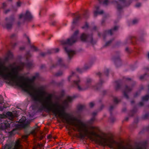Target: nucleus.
<instances>
[{
    "label": "nucleus",
    "instance_id": "f257e3e1",
    "mask_svg": "<svg viewBox=\"0 0 149 149\" xmlns=\"http://www.w3.org/2000/svg\"><path fill=\"white\" fill-rule=\"evenodd\" d=\"M15 20L14 17L13 15L11 16L10 18H6L5 19L6 23L3 26V27L8 29H11L12 27L13 23L12 22Z\"/></svg>",
    "mask_w": 149,
    "mask_h": 149
},
{
    "label": "nucleus",
    "instance_id": "f03ea898",
    "mask_svg": "<svg viewBox=\"0 0 149 149\" xmlns=\"http://www.w3.org/2000/svg\"><path fill=\"white\" fill-rule=\"evenodd\" d=\"M77 41V38L74 37H71L66 40L61 41V43L63 45H71Z\"/></svg>",
    "mask_w": 149,
    "mask_h": 149
},
{
    "label": "nucleus",
    "instance_id": "7ed1b4c3",
    "mask_svg": "<svg viewBox=\"0 0 149 149\" xmlns=\"http://www.w3.org/2000/svg\"><path fill=\"white\" fill-rule=\"evenodd\" d=\"M22 148L21 145L20 144V141L19 139L16 141L14 147L8 145H6L4 148L1 149H19Z\"/></svg>",
    "mask_w": 149,
    "mask_h": 149
},
{
    "label": "nucleus",
    "instance_id": "20e7f679",
    "mask_svg": "<svg viewBox=\"0 0 149 149\" xmlns=\"http://www.w3.org/2000/svg\"><path fill=\"white\" fill-rule=\"evenodd\" d=\"M26 120V118L25 117L23 116L19 121V122L20 123H22L21 125L22 127L24 128L27 127L29 126L30 123L29 121H27L26 122H25Z\"/></svg>",
    "mask_w": 149,
    "mask_h": 149
},
{
    "label": "nucleus",
    "instance_id": "39448f33",
    "mask_svg": "<svg viewBox=\"0 0 149 149\" xmlns=\"http://www.w3.org/2000/svg\"><path fill=\"white\" fill-rule=\"evenodd\" d=\"M90 36L89 34L83 33L81 34L79 37V39L82 42H87Z\"/></svg>",
    "mask_w": 149,
    "mask_h": 149
},
{
    "label": "nucleus",
    "instance_id": "423d86ee",
    "mask_svg": "<svg viewBox=\"0 0 149 149\" xmlns=\"http://www.w3.org/2000/svg\"><path fill=\"white\" fill-rule=\"evenodd\" d=\"M132 87L128 86L127 85H125L124 87V91L123 92L124 96L127 98H129V97L126 93L131 92L132 90Z\"/></svg>",
    "mask_w": 149,
    "mask_h": 149
},
{
    "label": "nucleus",
    "instance_id": "0eeeda50",
    "mask_svg": "<svg viewBox=\"0 0 149 149\" xmlns=\"http://www.w3.org/2000/svg\"><path fill=\"white\" fill-rule=\"evenodd\" d=\"M10 126L9 123L8 121H5L3 123L0 124V129L2 130H5L9 127Z\"/></svg>",
    "mask_w": 149,
    "mask_h": 149
},
{
    "label": "nucleus",
    "instance_id": "6e6552de",
    "mask_svg": "<svg viewBox=\"0 0 149 149\" xmlns=\"http://www.w3.org/2000/svg\"><path fill=\"white\" fill-rule=\"evenodd\" d=\"M6 116L8 117L9 119L12 120L15 117H17V114L16 113H13L11 112L8 111L6 113Z\"/></svg>",
    "mask_w": 149,
    "mask_h": 149
},
{
    "label": "nucleus",
    "instance_id": "1a4fd4ad",
    "mask_svg": "<svg viewBox=\"0 0 149 149\" xmlns=\"http://www.w3.org/2000/svg\"><path fill=\"white\" fill-rule=\"evenodd\" d=\"M65 49L70 58H71L75 53V52L74 51L71 50H68L66 47L65 48Z\"/></svg>",
    "mask_w": 149,
    "mask_h": 149
},
{
    "label": "nucleus",
    "instance_id": "9d476101",
    "mask_svg": "<svg viewBox=\"0 0 149 149\" xmlns=\"http://www.w3.org/2000/svg\"><path fill=\"white\" fill-rule=\"evenodd\" d=\"M95 8L96 10V11L94 12V14L95 16H96L97 14L102 15L103 14L104 12L103 10H99L100 7L99 6H95Z\"/></svg>",
    "mask_w": 149,
    "mask_h": 149
},
{
    "label": "nucleus",
    "instance_id": "9b49d317",
    "mask_svg": "<svg viewBox=\"0 0 149 149\" xmlns=\"http://www.w3.org/2000/svg\"><path fill=\"white\" fill-rule=\"evenodd\" d=\"M32 18L30 13L28 11H27L25 15V19H29Z\"/></svg>",
    "mask_w": 149,
    "mask_h": 149
},
{
    "label": "nucleus",
    "instance_id": "f8f14e48",
    "mask_svg": "<svg viewBox=\"0 0 149 149\" xmlns=\"http://www.w3.org/2000/svg\"><path fill=\"white\" fill-rule=\"evenodd\" d=\"M87 41L90 42L92 45H94L96 43V41L93 40L92 36H90Z\"/></svg>",
    "mask_w": 149,
    "mask_h": 149
},
{
    "label": "nucleus",
    "instance_id": "ddd939ff",
    "mask_svg": "<svg viewBox=\"0 0 149 149\" xmlns=\"http://www.w3.org/2000/svg\"><path fill=\"white\" fill-rule=\"evenodd\" d=\"M80 80H79L78 81H74V84H76L77 86V87L79 90H81L82 89L81 88V86L79 85V83H80Z\"/></svg>",
    "mask_w": 149,
    "mask_h": 149
},
{
    "label": "nucleus",
    "instance_id": "4468645a",
    "mask_svg": "<svg viewBox=\"0 0 149 149\" xmlns=\"http://www.w3.org/2000/svg\"><path fill=\"white\" fill-rule=\"evenodd\" d=\"M39 130V127H38L37 128L32 130L31 132V133L34 135H35L36 133Z\"/></svg>",
    "mask_w": 149,
    "mask_h": 149
},
{
    "label": "nucleus",
    "instance_id": "2eb2a0df",
    "mask_svg": "<svg viewBox=\"0 0 149 149\" xmlns=\"http://www.w3.org/2000/svg\"><path fill=\"white\" fill-rule=\"evenodd\" d=\"M72 100L71 97H68L67 99L65 100L63 102V104H67L68 102Z\"/></svg>",
    "mask_w": 149,
    "mask_h": 149
},
{
    "label": "nucleus",
    "instance_id": "dca6fc26",
    "mask_svg": "<svg viewBox=\"0 0 149 149\" xmlns=\"http://www.w3.org/2000/svg\"><path fill=\"white\" fill-rule=\"evenodd\" d=\"M116 85L115 87V90L116 91H118L120 89L121 86L120 84L118 83V81H116Z\"/></svg>",
    "mask_w": 149,
    "mask_h": 149
},
{
    "label": "nucleus",
    "instance_id": "f3484780",
    "mask_svg": "<svg viewBox=\"0 0 149 149\" xmlns=\"http://www.w3.org/2000/svg\"><path fill=\"white\" fill-rule=\"evenodd\" d=\"M113 30L112 29H110L109 30L105 31L104 32V34L105 35H106L107 33L111 35H112L113 31Z\"/></svg>",
    "mask_w": 149,
    "mask_h": 149
},
{
    "label": "nucleus",
    "instance_id": "a211bd4d",
    "mask_svg": "<svg viewBox=\"0 0 149 149\" xmlns=\"http://www.w3.org/2000/svg\"><path fill=\"white\" fill-rule=\"evenodd\" d=\"M123 6H122L121 4L118 3L117 5V9L119 10H121L123 8Z\"/></svg>",
    "mask_w": 149,
    "mask_h": 149
},
{
    "label": "nucleus",
    "instance_id": "6ab92c4d",
    "mask_svg": "<svg viewBox=\"0 0 149 149\" xmlns=\"http://www.w3.org/2000/svg\"><path fill=\"white\" fill-rule=\"evenodd\" d=\"M57 65H59L61 66H63L64 65V63L62 61L61 59H59L58 61Z\"/></svg>",
    "mask_w": 149,
    "mask_h": 149
},
{
    "label": "nucleus",
    "instance_id": "aec40b11",
    "mask_svg": "<svg viewBox=\"0 0 149 149\" xmlns=\"http://www.w3.org/2000/svg\"><path fill=\"white\" fill-rule=\"evenodd\" d=\"M114 40V39L113 38L111 40L108 41L106 42L105 46H107L109 45Z\"/></svg>",
    "mask_w": 149,
    "mask_h": 149
},
{
    "label": "nucleus",
    "instance_id": "412c9836",
    "mask_svg": "<svg viewBox=\"0 0 149 149\" xmlns=\"http://www.w3.org/2000/svg\"><path fill=\"white\" fill-rule=\"evenodd\" d=\"M142 100L143 101H148L149 99V95H146L142 97Z\"/></svg>",
    "mask_w": 149,
    "mask_h": 149
},
{
    "label": "nucleus",
    "instance_id": "4be33fe9",
    "mask_svg": "<svg viewBox=\"0 0 149 149\" xmlns=\"http://www.w3.org/2000/svg\"><path fill=\"white\" fill-rule=\"evenodd\" d=\"M79 33V31L78 30H76L74 32V34H73V36H72V37H74V38H77L76 37V36Z\"/></svg>",
    "mask_w": 149,
    "mask_h": 149
},
{
    "label": "nucleus",
    "instance_id": "5701e85b",
    "mask_svg": "<svg viewBox=\"0 0 149 149\" xmlns=\"http://www.w3.org/2000/svg\"><path fill=\"white\" fill-rule=\"evenodd\" d=\"M95 117H93L89 121L88 123L90 124H92L93 122L95 120Z\"/></svg>",
    "mask_w": 149,
    "mask_h": 149
},
{
    "label": "nucleus",
    "instance_id": "b1692460",
    "mask_svg": "<svg viewBox=\"0 0 149 149\" xmlns=\"http://www.w3.org/2000/svg\"><path fill=\"white\" fill-rule=\"evenodd\" d=\"M84 107V105H79L78 106V109L79 110H81Z\"/></svg>",
    "mask_w": 149,
    "mask_h": 149
},
{
    "label": "nucleus",
    "instance_id": "393cba45",
    "mask_svg": "<svg viewBox=\"0 0 149 149\" xmlns=\"http://www.w3.org/2000/svg\"><path fill=\"white\" fill-rule=\"evenodd\" d=\"M91 79H89V78H88L87 79H86V84H90L91 83Z\"/></svg>",
    "mask_w": 149,
    "mask_h": 149
},
{
    "label": "nucleus",
    "instance_id": "a878e982",
    "mask_svg": "<svg viewBox=\"0 0 149 149\" xmlns=\"http://www.w3.org/2000/svg\"><path fill=\"white\" fill-rule=\"evenodd\" d=\"M109 0H104L103 2V4L107 5L109 3Z\"/></svg>",
    "mask_w": 149,
    "mask_h": 149
},
{
    "label": "nucleus",
    "instance_id": "bb28decb",
    "mask_svg": "<svg viewBox=\"0 0 149 149\" xmlns=\"http://www.w3.org/2000/svg\"><path fill=\"white\" fill-rule=\"evenodd\" d=\"M31 48L34 51H36L38 50L37 48L34 46H32Z\"/></svg>",
    "mask_w": 149,
    "mask_h": 149
},
{
    "label": "nucleus",
    "instance_id": "cd10ccee",
    "mask_svg": "<svg viewBox=\"0 0 149 149\" xmlns=\"http://www.w3.org/2000/svg\"><path fill=\"white\" fill-rule=\"evenodd\" d=\"M88 25L87 23H86L85 26H83L82 28L83 29L85 28H88Z\"/></svg>",
    "mask_w": 149,
    "mask_h": 149
},
{
    "label": "nucleus",
    "instance_id": "c85d7f7f",
    "mask_svg": "<svg viewBox=\"0 0 149 149\" xmlns=\"http://www.w3.org/2000/svg\"><path fill=\"white\" fill-rule=\"evenodd\" d=\"M28 135H24L23 136H22V138L23 139H26L27 138V137H28Z\"/></svg>",
    "mask_w": 149,
    "mask_h": 149
},
{
    "label": "nucleus",
    "instance_id": "c756f323",
    "mask_svg": "<svg viewBox=\"0 0 149 149\" xmlns=\"http://www.w3.org/2000/svg\"><path fill=\"white\" fill-rule=\"evenodd\" d=\"M2 8H5L6 6L7 5L5 3H3L2 4Z\"/></svg>",
    "mask_w": 149,
    "mask_h": 149
},
{
    "label": "nucleus",
    "instance_id": "7c9ffc66",
    "mask_svg": "<svg viewBox=\"0 0 149 149\" xmlns=\"http://www.w3.org/2000/svg\"><path fill=\"white\" fill-rule=\"evenodd\" d=\"M114 102L115 103H117L118 102V101L116 98H115L114 99Z\"/></svg>",
    "mask_w": 149,
    "mask_h": 149
},
{
    "label": "nucleus",
    "instance_id": "2f4dec72",
    "mask_svg": "<svg viewBox=\"0 0 149 149\" xmlns=\"http://www.w3.org/2000/svg\"><path fill=\"white\" fill-rule=\"evenodd\" d=\"M118 27L117 26H116L114 27L113 29H112V30L113 31H116L118 30Z\"/></svg>",
    "mask_w": 149,
    "mask_h": 149
},
{
    "label": "nucleus",
    "instance_id": "473e14b6",
    "mask_svg": "<svg viewBox=\"0 0 149 149\" xmlns=\"http://www.w3.org/2000/svg\"><path fill=\"white\" fill-rule=\"evenodd\" d=\"M94 105V104L93 102H91L90 103V107L91 108L93 107Z\"/></svg>",
    "mask_w": 149,
    "mask_h": 149
},
{
    "label": "nucleus",
    "instance_id": "72a5a7b5",
    "mask_svg": "<svg viewBox=\"0 0 149 149\" xmlns=\"http://www.w3.org/2000/svg\"><path fill=\"white\" fill-rule=\"evenodd\" d=\"M16 36V35L15 34H12L10 36V38H14Z\"/></svg>",
    "mask_w": 149,
    "mask_h": 149
},
{
    "label": "nucleus",
    "instance_id": "f704fd0d",
    "mask_svg": "<svg viewBox=\"0 0 149 149\" xmlns=\"http://www.w3.org/2000/svg\"><path fill=\"white\" fill-rule=\"evenodd\" d=\"M120 2L123 3H125L126 2V0H118Z\"/></svg>",
    "mask_w": 149,
    "mask_h": 149
},
{
    "label": "nucleus",
    "instance_id": "c9c22d12",
    "mask_svg": "<svg viewBox=\"0 0 149 149\" xmlns=\"http://www.w3.org/2000/svg\"><path fill=\"white\" fill-rule=\"evenodd\" d=\"M141 5V3H137L136 5V6L137 7H140Z\"/></svg>",
    "mask_w": 149,
    "mask_h": 149
},
{
    "label": "nucleus",
    "instance_id": "e433bc0d",
    "mask_svg": "<svg viewBox=\"0 0 149 149\" xmlns=\"http://www.w3.org/2000/svg\"><path fill=\"white\" fill-rule=\"evenodd\" d=\"M43 145L42 144H38L37 145V147L39 148H41L42 147H43Z\"/></svg>",
    "mask_w": 149,
    "mask_h": 149
},
{
    "label": "nucleus",
    "instance_id": "4c0bfd02",
    "mask_svg": "<svg viewBox=\"0 0 149 149\" xmlns=\"http://www.w3.org/2000/svg\"><path fill=\"white\" fill-rule=\"evenodd\" d=\"M149 116V114H146L144 116V118L145 119L147 118Z\"/></svg>",
    "mask_w": 149,
    "mask_h": 149
},
{
    "label": "nucleus",
    "instance_id": "58836bf2",
    "mask_svg": "<svg viewBox=\"0 0 149 149\" xmlns=\"http://www.w3.org/2000/svg\"><path fill=\"white\" fill-rule=\"evenodd\" d=\"M20 24H21V22H18L16 24L17 26L18 27L20 26Z\"/></svg>",
    "mask_w": 149,
    "mask_h": 149
},
{
    "label": "nucleus",
    "instance_id": "ea45409f",
    "mask_svg": "<svg viewBox=\"0 0 149 149\" xmlns=\"http://www.w3.org/2000/svg\"><path fill=\"white\" fill-rule=\"evenodd\" d=\"M21 4V2L19 1L17 2V6H20Z\"/></svg>",
    "mask_w": 149,
    "mask_h": 149
},
{
    "label": "nucleus",
    "instance_id": "a19ab883",
    "mask_svg": "<svg viewBox=\"0 0 149 149\" xmlns=\"http://www.w3.org/2000/svg\"><path fill=\"white\" fill-rule=\"evenodd\" d=\"M3 103V101L1 100H0V109H1L2 108V106L1 105H2Z\"/></svg>",
    "mask_w": 149,
    "mask_h": 149
},
{
    "label": "nucleus",
    "instance_id": "79ce46f5",
    "mask_svg": "<svg viewBox=\"0 0 149 149\" xmlns=\"http://www.w3.org/2000/svg\"><path fill=\"white\" fill-rule=\"evenodd\" d=\"M62 73L61 72H60V73H58L56 74L57 76H59L61 75L62 74Z\"/></svg>",
    "mask_w": 149,
    "mask_h": 149
},
{
    "label": "nucleus",
    "instance_id": "37998d69",
    "mask_svg": "<svg viewBox=\"0 0 149 149\" xmlns=\"http://www.w3.org/2000/svg\"><path fill=\"white\" fill-rule=\"evenodd\" d=\"M52 136L50 135V134H49V135H48L47 136V138L48 139H51V138H52Z\"/></svg>",
    "mask_w": 149,
    "mask_h": 149
},
{
    "label": "nucleus",
    "instance_id": "c03bdc74",
    "mask_svg": "<svg viewBox=\"0 0 149 149\" xmlns=\"http://www.w3.org/2000/svg\"><path fill=\"white\" fill-rule=\"evenodd\" d=\"M77 71H78V72H81V69L79 68H77Z\"/></svg>",
    "mask_w": 149,
    "mask_h": 149
},
{
    "label": "nucleus",
    "instance_id": "a18cd8bd",
    "mask_svg": "<svg viewBox=\"0 0 149 149\" xmlns=\"http://www.w3.org/2000/svg\"><path fill=\"white\" fill-rule=\"evenodd\" d=\"M126 80L128 81H131L132 79L130 78H127L126 79Z\"/></svg>",
    "mask_w": 149,
    "mask_h": 149
},
{
    "label": "nucleus",
    "instance_id": "49530a36",
    "mask_svg": "<svg viewBox=\"0 0 149 149\" xmlns=\"http://www.w3.org/2000/svg\"><path fill=\"white\" fill-rule=\"evenodd\" d=\"M97 113L96 112H93L92 113V115L93 116H95L97 115Z\"/></svg>",
    "mask_w": 149,
    "mask_h": 149
},
{
    "label": "nucleus",
    "instance_id": "de8ad7c7",
    "mask_svg": "<svg viewBox=\"0 0 149 149\" xmlns=\"http://www.w3.org/2000/svg\"><path fill=\"white\" fill-rule=\"evenodd\" d=\"M137 22V20H134L133 21V23L134 24Z\"/></svg>",
    "mask_w": 149,
    "mask_h": 149
},
{
    "label": "nucleus",
    "instance_id": "09e8293b",
    "mask_svg": "<svg viewBox=\"0 0 149 149\" xmlns=\"http://www.w3.org/2000/svg\"><path fill=\"white\" fill-rule=\"evenodd\" d=\"M144 88L143 86H141L140 90H143L144 89Z\"/></svg>",
    "mask_w": 149,
    "mask_h": 149
},
{
    "label": "nucleus",
    "instance_id": "8fccbe9b",
    "mask_svg": "<svg viewBox=\"0 0 149 149\" xmlns=\"http://www.w3.org/2000/svg\"><path fill=\"white\" fill-rule=\"evenodd\" d=\"M10 11V10H9V9H8V10H6V11H5V13H7L8 12H9Z\"/></svg>",
    "mask_w": 149,
    "mask_h": 149
},
{
    "label": "nucleus",
    "instance_id": "3c124183",
    "mask_svg": "<svg viewBox=\"0 0 149 149\" xmlns=\"http://www.w3.org/2000/svg\"><path fill=\"white\" fill-rule=\"evenodd\" d=\"M139 104L140 105V106H142L143 105V103L142 102H140L139 103Z\"/></svg>",
    "mask_w": 149,
    "mask_h": 149
},
{
    "label": "nucleus",
    "instance_id": "603ef678",
    "mask_svg": "<svg viewBox=\"0 0 149 149\" xmlns=\"http://www.w3.org/2000/svg\"><path fill=\"white\" fill-rule=\"evenodd\" d=\"M43 136L42 135H41L40 137V140L42 139H43Z\"/></svg>",
    "mask_w": 149,
    "mask_h": 149
},
{
    "label": "nucleus",
    "instance_id": "864d4df0",
    "mask_svg": "<svg viewBox=\"0 0 149 149\" xmlns=\"http://www.w3.org/2000/svg\"><path fill=\"white\" fill-rule=\"evenodd\" d=\"M56 52H58L59 51V49L58 48H56L55 49Z\"/></svg>",
    "mask_w": 149,
    "mask_h": 149
},
{
    "label": "nucleus",
    "instance_id": "5fc2aeb1",
    "mask_svg": "<svg viewBox=\"0 0 149 149\" xmlns=\"http://www.w3.org/2000/svg\"><path fill=\"white\" fill-rule=\"evenodd\" d=\"M24 49V47H20V49L21 50H23Z\"/></svg>",
    "mask_w": 149,
    "mask_h": 149
},
{
    "label": "nucleus",
    "instance_id": "6e6d98bb",
    "mask_svg": "<svg viewBox=\"0 0 149 149\" xmlns=\"http://www.w3.org/2000/svg\"><path fill=\"white\" fill-rule=\"evenodd\" d=\"M97 74L100 77L101 74L100 72H98L97 73Z\"/></svg>",
    "mask_w": 149,
    "mask_h": 149
},
{
    "label": "nucleus",
    "instance_id": "4d7b16f0",
    "mask_svg": "<svg viewBox=\"0 0 149 149\" xmlns=\"http://www.w3.org/2000/svg\"><path fill=\"white\" fill-rule=\"evenodd\" d=\"M100 3H101L103 1V0H98Z\"/></svg>",
    "mask_w": 149,
    "mask_h": 149
},
{
    "label": "nucleus",
    "instance_id": "13d9d810",
    "mask_svg": "<svg viewBox=\"0 0 149 149\" xmlns=\"http://www.w3.org/2000/svg\"><path fill=\"white\" fill-rule=\"evenodd\" d=\"M22 17H23V15H20V16H19V18L20 19H21Z\"/></svg>",
    "mask_w": 149,
    "mask_h": 149
},
{
    "label": "nucleus",
    "instance_id": "bf43d9fd",
    "mask_svg": "<svg viewBox=\"0 0 149 149\" xmlns=\"http://www.w3.org/2000/svg\"><path fill=\"white\" fill-rule=\"evenodd\" d=\"M126 50L128 52L129 51V48H128V47H127L126 48Z\"/></svg>",
    "mask_w": 149,
    "mask_h": 149
},
{
    "label": "nucleus",
    "instance_id": "052dcab7",
    "mask_svg": "<svg viewBox=\"0 0 149 149\" xmlns=\"http://www.w3.org/2000/svg\"><path fill=\"white\" fill-rule=\"evenodd\" d=\"M128 119H129L128 118V117H127V118H125V120H126V121H127V120H128Z\"/></svg>",
    "mask_w": 149,
    "mask_h": 149
},
{
    "label": "nucleus",
    "instance_id": "680f3d73",
    "mask_svg": "<svg viewBox=\"0 0 149 149\" xmlns=\"http://www.w3.org/2000/svg\"><path fill=\"white\" fill-rule=\"evenodd\" d=\"M144 76H141L140 77V78L141 79H143V78H144Z\"/></svg>",
    "mask_w": 149,
    "mask_h": 149
},
{
    "label": "nucleus",
    "instance_id": "e2e57ef3",
    "mask_svg": "<svg viewBox=\"0 0 149 149\" xmlns=\"http://www.w3.org/2000/svg\"><path fill=\"white\" fill-rule=\"evenodd\" d=\"M27 39H28V42H29V43H30V41L29 38L28 37L27 38Z\"/></svg>",
    "mask_w": 149,
    "mask_h": 149
},
{
    "label": "nucleus",
    "instance_id": "0e129e2a",
    "mask_svg": "<svg viewBox=\"0 0 149 149\" xmlns=\"http://www.w3.org/2000/svg\"><path fill=\"white\" fill-rule=\"evenodd\" d=\"M41 55L42 56H44L45 55V54H44V53H41Z\"/></svg>",
    "mask_w": 149,
    "mask_h": 149
},
{
    "label": "nucleus",
    "instance_id": "69168bd1",
    "mask_svg": "<svg viewBox=\"0 0 149 149\" xmlns=\"http://www.w3.org/2000/svg\"><path fill=\"white\" fill-rule=\"evenodd\" d=\"M131 103H134V101H131Z\"/></svg>",
    "mask_w": 149,
    "mask_h": 149
},
{
    "label": "nucleus",
    "instance_id": "338daca9",
    "mask_svg": "<svg viewBox=\"0 0 149 149\" xmlns=\"http://www.w3.org/2000/svg\"><path fill=\"white\" fill-rule=\"evenodd\" d=\"M148 58H149V52L148 54Z\"/></svg>",
    "mask_w": 149,
    "mask_h": 149
},
{
    "label": "nucleus",
    "instance_id": "774afa93",
    "mask_svg": "<svg viewBox=\"0 0 149 149\" xmlns=\"http://www.w3.org/2000/svg\"><path fill=\"white\" fill-rule=\"evenodd\" d=\"M148 90L149 91V85H148Z\"/></svg>",
    "mask_w": 149,
    "mask_h": 149
}]
</instances>
